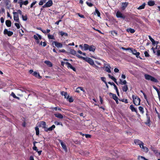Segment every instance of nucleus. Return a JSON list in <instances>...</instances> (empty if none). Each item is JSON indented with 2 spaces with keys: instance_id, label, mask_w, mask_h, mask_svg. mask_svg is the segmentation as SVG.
Here are the masks:
<instances>
[{
  "instance_id": "774afa93",
  "label": "nucleus",
  "mask_w": 160,
  "mask_h": 160,
  "mask_svg": "<svg viewBox=\"0 0 160 160\" xmlns=\"http://www.w3.org/2000/svg\"><path fill=\"white\" fill-rule=\"evenodd\" d=\"M18 14H19L20 15H21L22 16V11L20 10H18V11H17V12Z\"/></svg>"
},
{
  "instance_id": "393cba45",
  "label": "nucleus",
  "mask_w": 160,
  "mask_h": 160,
  "mask_svg": "<svg viewBox=\"0 0 160 160\" xmlns=\"http://www.w3.org/2000/svg\"><path fill=\"white\" fill-rule=\"evenodd\" d=\"M120 82H119V84H121L122 85H126L127 83V82L126 80H124V81H122V80L121 79H119Z\"/></svg>"
},
{
  "instance_id": "7c9ffc66",
  "label": "nucleus",
  "mask_w": 160,
  "mask_h": 160,
  "mask_svg": "<svg viewBox=\"0 0 160 160\" xmlns=\"http://www.w3.org/2000/svg\"><path fill=\"white\" fill-rule=\"evenodd\" d=\"M70 54L76 56V52L73 49H71L70 51Z\"/></svg>"
},
{
  "instance_id": "c03bdc74",
  "label": "nucleus",
  "mask_w": 160,
  "mask_h": 160,
  "mask_svg": "<svg viewBox=\"0 0 160 160\" xmlns=\"http://www.w3.org/2000/svg\"><path fill=\"white\" fill-rule=\"evenodd\" d=\"M128 31L129 32H130L131 33H134L135 32V31L133 29H132V28H130L128 29Z\"/></svg>"
},
{
  "instance_id": "412c9836",
  "label": "nucleus",
  "mask_w": 160,
  "mask_h": 160,
  "mask_svg": "<svg viewBox=\"0 0 160 160\" xmlns=\"http://www.w3.org/2000/svg\"><path fill=\"white\" fill-rule=\"evenodd\" d=\"M108 76L109 77V78L112 79V80H113L114 82L117 85H118V82L117 81V79L115 78L113 76H111L110 74H108Z\"/></svg>"
},
{
  "instance_id": "72a5a7b5",
  "label": "nucleus",
  "mask_w": 160,
  "mask_h": 160,
  "mask_svg": "<svg viewBox=\"0 0 160 160\" xmlns=\"http://www.w3.org/2000/svg\"><path fill=\"white\" fill-rule=\"evenodd\" d=\"M145 5L146 4L144 2L141 5L139 6V7L138 8V10H140L144 9L145 8Z\"/></svg>"
},
{
  "instance_id": "39448f33",
  "label": "nucleus",
  "mask_w": 160,
  "mask_h": 160,
  "mask_svg": "<svg viewBox=\"0 0 160 160\" xmlns=\"http://www.w3.org/2000/svg\"><path fill=\"white\" fill-rule=\"evenodd\" d=\"M38 126L39 127H42V128L44 129L45 131V129H46L47 126L46 125V122L42 121L38 122Z\"/></svg>"
},
{
  "instance_id": "79ce46f5",
  "label": "nucleus",
  "mask_w": 160,
  "mask_h": 160,
  "mask_svg": "<svg viewBox=\"0 0 160 160\" xmlns=\"http://www.w3.org/2000/svg\"><path fill=\"white\" fill-rule=\"evenodd\" d=\"M95 12L97 14L98 17H99L100 16V13L97 8H96Z\"/></svg>"
},
{
  "instance_id": "9d476101",
  "label": "nucleus",
  "mask_w": 160,
  "mask_h": 160,
  "mask_svg": "<svg viewBox=\"0 0 160 160\" xmlns=\"http://www.w3.org/2000/svg\"><path fill=\"white\" fill-rule=\"evenodd\" d=\"M65 64L67 65V68H68L72 69L73 71H76V69L75 68L73 67L72 65L68 62H66Z\"/></svg>"
},
{
  "instance_id": "0eeeda50",
  "label": "nucleus",
  "mask_w": 160,
  "mask_h": 160,
  "mask_svg": "<svg viewBox=\"0 0 160 160\" xmlns=\"http://www.w3.org/2000/svg\"><path fill=\"white\" fill-rule=\"evenodd\" d=\"M4 34L7 35L9 37L11 36L13 34V32L10 31H8L7 29H5L3 32Z\"/></svg>"
},
{
  "instance_id": "6e6552de",
  "label": "nucleus",
  "mask_w": 160,
  "mask_h": 160,
  "mask_svg": "<svg viewBox=\"0 0 160 160\" xmlns=\"http://www.w3.org/2000/svg\"><path fill=\"white\" fill-rule=\"evenodd\" d=\"M52 0H50L48 1L44 5L42 6V7L43 8L49 7L52 6Z\"/></svg>"
},
{
  "instance_id": "603ef678",
  "label": "nucleus",
  "mask_w": 160,
  "mask_h": 160,
  "mask_svg": "<svg viewBox=\"0 0 160 160\" xmlns=\"http://www.w3.org/2000/svg\"><path fill=\"white\" fill-rule=\"evenodd\" d=\"M37 1H35L34 2H33L31 4V5H30V8H32L33 7V6L36 3H37Z\"/></svg>"
},
{
  "instance_id": "864d4df0",
  "label": "nucleus",
  "mask_w": 160,
  "mask_h": 160,
  "mask_svg": "<svg viewBox=\"0 0 160 160\" xmlns=\"http://www.w3.org/2000/svg\"><path fill=\"white\" fill-rule=\"evenodd\" d=\"M68 101L69 102H73L74 100L72 97H71L68 99Z\"/></svg>"
},
{
  "instance_id": "13d9d810",
  "label": "nucleus",
  "mask_w": 160,
  "mask_h": 160,
  "mask_svg": "<svg viewBox=\"0 0 160 160\" xmlns=\"http://www.w3.org/2000/svg\"><path fill=\"white\" fill-rule=\"evenodd\" d=\"M121 49L123 50H129L130 49H131V48H125L124 47H121Z\"/></svg>"
},
{
  "instance_id": "9b49d317",
  "label": "nucleus",
  "mask_w": 160,
  "mask_h": 160,
  "mask_svg": "<svg viewBox=\"0 0 160 160\" xmlns=\"http://www.w3.org/2000/svg\"><path fill=\"white\" fill-rule=\"evenodd\" d=\"M134 142L136 144L139 145L141 148H142L141 145L144 144V143L142 141L138 139H135L134 140Z\"/></svg>"
},
{
  "instance_id": "338daca9",
  "label": "nucleus",
  "mask_w": 160,
  "mask_h": 160,
  "mask_svg": "<svg viewBox=\"0 0 160 160\" xmlns=\"http://www.w3.org/2000/svg\"><path fill=\"white\" fill-rule=\"evenodd\" d=\"M18 3L19 4L20 7V8H22V5L23 4V1H19Z\"/></svg>"
},
{
  "instance_id": "aec40b11",
  "label": "nucleus",
  "mask_w": 160,
  "mask_h": 160,
  "mask_svg": "<svg viewBox=\"0 0 160 160\" xmlns=\"http://www.w3.org/2000/svg\"><path fill=\"white\" fill-rule=\"evenodd\" d=\"M122 89L123 92H126L128 90V86L127 85H124L122 87Z\"/></svg>"
},
{
  "instance_id": "ea45409f",
  "label": "nucleus",
  "mask_w": 160,
  "mask_h": 160,
  "mask_svg": "<svg viewBox=\"0 0 160 160\" xmlns=\"http://www.w3.org/2000/svg\"><path fill=\"white\" fill-rule=\"evenodd\" d=\"M61 94L62 96H64L65 97V98H66V96L68 94L66 92H65L64 91H62L61 92Z\"/></svg>"
},
{
  "instance_id": "473e14b6",
  "label": "nucleus",
  "mask_w": 160,
  "mask_h": 160,
  "mask_svg": "<svg viewBox=\"0 0 160 160\" xmlns=\"http://www.w3.org/2000/svg\"><path fill=\"white\" fill-rule=\"evenodd\" d=\"M153 152L155 154L156 156H157L158 157L160 156V152H158V150H157V149L154 150ZM159 158H160V157Z\"/></svg>"
},
{
  "instance_id": "f3484780",
  "label": "nucleus",
  "mask_w": 160,
  "mask_h": 160,
  "mask_svg": "<svg viewBox=\"0 0 160 160\" xmlns=\"http://www.w3.org/2000/svg\"><path fill=\"white\" fill-rule=\"evenodd\" d=\"M58 34L59 35H60L61 36H65V37H67L68 36V34L67 33L64 32L63 31H59L58 32Z\"/></svg>"
},
{
  "instance_id": "f8f14e48",
  "label": "nucleus",
  "mask_w": 160,
  "mask_h": 160,
  "mask_svg": "<svg viewBox=\"0 0 160 160\" xmlns=\"http://www.w3.org/2000/svg\"><path fill=\"white\" fill-rule=\"evenodd\" d=\"M128 4V2H125L122 3L121 9L123 10H124L127 7Z\"/></svg>"
},
{
  "instance_id": "680f3d73",
  "label": "nucleus",
  "mask_w": 160,
  "mask_h": 160,
  "mask_svg": "<svg viewBox=\"0 0 160 160\" xmlns=\"http://www.w3.org/2000/svg\"><path fill=\"white\" fill-rule=\"evenodd\" d=\"M77 14L78 15L80 18H84L85 17L83 15L79 13H77Z\"/></svg>"
},
{
  "instance_id": "6e6d98bb",
  "label": "nucleus",
  "mask_w": 160,
  "mask_h": 160,
  "mask_svg": "<svg viewBox=\"0 0 160 160\" xmlns=\"http://www.w3.org/2000/svg\"><path fill=\"white\" fill-rule=\"evenodd\" d=\"M121 101L123 102H125V103H128V101L127 99H122Z\"/></svg>"
},
{
  "instance_id": "f704fd0d",
  "label": "nucleus",
  "mask_w": 160,
  "mask_h": 160,
  "mask_svg": "<svg viewBox=\"0 0 160 160\" xmlns=\"http://www.w3.org/2000/svg\"><path fill=\"white\" fill-rule=\"evenodd\" d=\"M148 38L150 40L151 42H152V44L153 45H154L155 44V41L151 37L150 35L148 36Z\"/></svg>"
},
{
  "instance_id": "4d7b16f0",
  "label": "nucleus",
  "mask_w": 160,
  "mask_h": 160,
  "mask_svg": "<svg viewBox=\"0 0 160 160\" xmlns=\"http://www.w3.org/2000/svg\"><path fill=\"white\" fill-rule=\"evenodd\" d=\"M15 25L17 27L18 29H19L20 28L19 24L18 23H15Z\"/></svg>"
},
{
  "instance_id": "69168bd1",
  "label": "nucleus",
  "mask_w": 160,
  "mask_h": 160,
  "mask_svg": "<svg viewBox=\"0 0 160 160\" xmlns=\"http://www.w3.org/2000/svg\"><path fill=\"white\" fill-rule=\"evenodd\" d=\"M85 136L86 138H91V135L88 134H85Z\"/></svg>"
},
{
  "instance_id": "ddd939ff",
  "label": "nucleus",
  "mask_w": 160,
  "mask_h": 160,
  "mask_svg": "<svg viewBox=\"0 0 160 160\" xmlns=\"http://www.w3.org/2000/svg\"><path fill=\"white\" fill-rule=\"evenodd\" d=\"M53 43H54L55 46L58 48H62L63 46L62 44L57 41H54Z\"/></svg>"
},
{
  "instance_id": "20e7f679",
  "label": "nucleus",
  "mask_w": 160,
  "mask_h": 160,
  "mask_svg": "<svg viewBox=\"0 0 160 160\" xmlns=\"http://www.w3.org/2000/svg\"><path fill=\"white\" fill-rule=\"evenodd\" d=\"M132 98L133 99V103L135 105L138 106L140 105L141 99L138 97L133 95Z\"/></svg>"
},
{
  "instance_id": "7ed1b4c3",
  "label": "nucleus",
  "mask_w": 160,
  "mask_h": 160,
  "mask_svg": "<svg viewBox=\"0 0 160 160\" xmlns=\"http://www.w3.org/2000/svg\"><path fill=\"white\" fill-rule=\"evenodd\" d=\"M144 77L145 79L148 80H150L151 81L155 82H158V80L154 77L151 76L148 74H145L144 75Z\"/></svg>"
},
{
  "instance_id": "3c124183",
  "label": "nucleus",
  "mask_w": 160,
  "mask_h": 160,
  "mask_svg": "<svg viewBox=\"0 0 160 160\" xmlns=\"http://www.w3.org/2000/svg\"><path fill=\"white\" fill-rule=\"evenodd\" d=\"M144 54L146 57H149L150 56V55L147 51H145L144 52Z\"/></svg>"
},
{
  "instance_id": "58836bf2",
  "label": "nucleus",
  "mask_w": 160,
  "mask_h": 160,
  "mask_svg": "<svg viewBox=\"0 0 160 160\" xmlns=\"http://www.w3.org/2000/svg\"><path fill=\"white\" fill-rule=\"evenodd\" d=\"M130 50H131L132 53L134 55H135V54L137 52V50L134 48H131V49H130Z\"/></svg>"
},
{
  "instance_id": "8fccbe9b",
  "label": "nucleus",
  "mask_w": 160,
  "mask_h": 160,
  "mask_svg": "<svg viewBox=\"0 0 160 160\" xmlns=\"http://www.w3.org/2000/svg\"><path fill=\"white\" fill-rule=\"evenodd\" d=\"M11 95L14 98H19L17 97V96H16V95H15V94L14 93V92H12V93H11Z\"/></svg>"
},
{
  "instance_id": "4c0bfd02",
  "label": "nucleus",
  "mask_w": 160,
  "mask_h": 160,
  "mask_svg": "<svg viewBox=\"0 0 160 160\" xmlns=\"http://www.w3.org/2000/svg\"><path fill=\"white\" fill-rule=\"evenodd\" d=\"M35 130L36 131V135L37 136L38 135L39 133V128L37 127H36L35 128Z\"/></svg>"
},
{
  "instance_id": "6ab92c4d",
  "label": "nucleus",
  "mask_w": 160,
  "mask_h": 160,
  "mask_svg": "<svg viewBox=\"0 0 160 160\" xmlns=\"http://www.w3.org/2000/svg\"><path fill=\"white\" fill-rule=\"evenodd\" d=\"M110 68H111V67H110L109 64H108L107 66L106 67H105V70L106 72H107L109 73H110V72H111V70H110Z\"/></svg>"
},
{
  "instance_id": "a878e982",
  "label": "nucleus",
  "mask_w": 160,
  "mask_h": 160,
  "mask_svg": "<svg viewBox=\"0 0 160 160\" xmlns=\"http://www.w3.org/2000/svg\"><path fill=\"white\" fill-rule=\"evenodd\" d=\"M109 95L110 96H111L112 98L114 100L118 98L115 94H113L112 93H110Z\"/></svg>"
},
{
  "instance_id": "4be33fe9",
  "label": "nucleus",
  "mask_w": 160,
  "mask_h": 160,
  "mask_svg": "<svg viewBox=\"0 0 160 160\" xmlns=\"http://www.w3.org/2000/svg\"><path fill=\"white\" fill-rule=\"evenodd\" d=\"M91 0H88V1L86 2V3L89 7H92L93 6V4L91 2Z\"/></svg>"
},
{
  "instance_id": "a18cd8bd",
  "label": "nucleus",
  "mask_w": 160,
  "mask_h": 160,
  "mask_svg": "<svg viewBox=\"0 0 160 160\" xmlns=\"http://www.w3.org/2000/svg\"><path fill=\"white\" fill-rule=\"evenodd\" d=\"M13 19L14 21H15L18 22H19V17H16L15 16H13Z\"/></svg>"
},
{
  "instance_id": "5701e85b",
  "label": "nucleus",
  "mask_w": 160,
  "mask_h": 160,
  "mask_svg": "<svg viewBox=\"0 0 160 160\" xmlns=\"http://www.w3.org/2000/svg\"><path fill=\"white\" fill-rule=\"evenodd\" d=\"M32 75L36 77H38L39 78H42V77L40 76L39 74L36 72H34Z\"/></svg>"
},
{
  "instance_id": "c756f323",
  "label": "nucleus",
  "mask_w": 160,
  "mask_h": 160,
  "mask_svg": "<svg viewBox=\"0 0 160 160\" xmlns=\"http://www.w3.org/2000/svg\"><path fill=\"white\" fill-rule=\"evenodd\" d=\"M111 34L113 36H117L118 35V33L117 31L115 30H113L111 31Z\"/></svg>"
},
{
  "instance_id": "2eb2a0df",
  "label": "nucleus",
  "mask_w": 160,
  "mask_h": 160,
  "mask_svg": "<svg viewBox=\"0 0 160 160\" xmlns=\"http://www.w3.org/2000/svg\"><path fill=\"white\" fill-rule=\"evenodd\" d=\"M54 115L56 117L60 119H63V116L60 113H55Z\"/></svg>"
},
{
  "instance_id": "4468645a",
  "label": "nucleus",
  "mask_w": 160,
  "mask_h": 160,
  "mask_svg": "<svg viewBox=\"0 0 160 160\" xmlns=\"http://www.w3.org/2000/svg\"><path fill=\"white\" fill-rule=\"evenodd\" d=\"M59 142L60 143V144L63 149L66 151H67V148L66 145L65 143L63 142L61 140H59Z\"/></svg>"
},
{
  "instance_id": "e433bc0d",
  "label": "nucleus",
  "mask_w": 160,
  "mask_h": 160,
  "mask_svg": "<svg viewBox=\"0 0 160 160\" xmlns=\"http://www.w3.org/2000/svg\"><path fill=\"white\" fill-rule=\"evenodd\" d=\"M46 1L47 0H41L39 3V5H42L44 3L46 2Z\"/></svg>"
},
{
  "instance_id": "a211bd4d",
  "label": "nucleus",
  "mask_w": 160,
  "mask_h": 160,
  "mask_svg": "<svg viewBox=\"0 0 160 160\" xmlns=\"http://www.w3.org/2000/svg\"><path fill=\"white\" fill-rule=\"evenodd\" d=\"M55 128V126L54 125H53L52 126L50 127V128H46V129H45V131L47 132L48 131H52L54 128Z\"/></svg>"
},
{
  "instance_id": "b1692460",
  "label": "nucleus",
  "mask_w": 160,
  "mask_h": 160,
  "mask_svg": "<svg viewBox=\"0 0 160 160\" xmlns=\"http://www.w3.org/2000/svg\"><path fill=\"white\" fill-rule=\"evenodd\" d=\"M6 24L8 27H10L11 26V22L9 20H7L5 22Z\"/></svg>"
},
{
  "instance_id": "e2e57ef3",
  "label": "nucleus",
  "mask_w": 160,
  "mask_h": 160,
  "mask_svg": "<svg viewBox=\"0 0 160 160\" xmlns=\"http://www.w3.org/2000/svg\"><path fill=\"white\" fill-rule=\"evenodd\" d=\"M58 52H63V53H65L66 52V50L64 49H62L61 50H59L58 51Z\"/></svg>"
},
{
  "instance_id": "2f4dec72",
  "label": "nucleus",
  "mask_w": 160,
  "mask_h": 160,
  "mask_svg": "<svg viewBox=\"0 0 160 160\" xmlns=\"http://www.w3.org/2000/svg\"><path fill=\"white\" fill-rule=\"evenodd\" d=\"M141 147L143 149V151L145 152H147L148 151V148L144 146V144H142L141 145Z\"/></svg>"
},
{
  "instance_id": "dca6fc26",
  "label": "nucleus",
  "mask_w": 160,
  "mask_h": 160,
  "mask_svg": "<svg viewBox=\"0 0 160 160\" xmlns=\"http://www.w3.org/2000/svg\"><path fill=\"white\" fill-rule=\"evenodd\" d=\"M129 108L131 110L132 112H135L137 113L138 112L137 109L134 107L132 105H130Z\"/></svg>"
},
{
  "instance_id": "bf43d9fd",
  "label": "nucleus",
  "mask_w": 160,
  "mask_h": 160,
  "mask_svg": "<svg viewBox=\"0 0 160 160\" xmlns=\"http://www.w3.org/2000/svg\"><path fill=\"white\" fill-rule=\"evenodd\" d=\"M101 79L105 83L107 82L106 81V78L105 77H101Z\"/></svg>"
},
{
  "instance_id": "0e129e2a",
  "label": "nucleus",
  "mask_w": 160,
  "mask_h": 160,
  "mask_svg": "<svg viewBox=\"0 0 160 160\" xmlns=\"http://www.w3.org/2000/svg\"><path fill=\"white\" fill-rule=\"evenodd\" d=\"M23 5H26L29 2L28 0H26L24 2L23 1Z\"/></svg>"
},
{
  "instance_id": "09e8293b",
  "label": "nucleus",
  "mask_w": 160,
  "mask_h": 160,
  "mask_svg": "<svg viewBox=\"0 0 160 160\" xmlns=\"http://www.w3.org/2000/svg\"><path fill=\"white\" fill-rule=\"evenodd\" d=\"M48 38L49 39H54V36L52 35H48Z\"/></svg>"
},
{
  "instance_id": "c85d7f7f",
  "label": "nucleus",
  "mask_w": 160,
  "mask_h": 160,
  "mask_svg": "<svg viewBox=\"0 0 160 160\" xmlns=\"http://www.w3.org/2000/svg\"><path fill=\"white\" fill-rule=\"evenodd\" d=\"M37 143H38L36 141H34L33 142L34 146L32 147V149L33 150L36 151V152H38V150L37 147L35 146V144Z\"/></svg>"
},
{
  "instance_id": "37998d69",
  "label": "nucleus",
  "mask_w": 160,
  "mask_h": 160,
  "mask_svg": "<svg viewBox=\"0 0 160 160\" xmlns=\"http://www.w3.org/2000/svg\"><path fill=\"white\" fill-rule=\"evenodd\" d=\"M140 53L139 52H137L134 55H135L136 57L137 58H139L140 59H142V58L139 56Z\"/></svg>"
},
{
  "instance_id": "c9c22d12",
  "label": "nucleus",
  "mask_w": 160,
  "mask_h": 160,
  "mask_svg": "<svg viewBox=\"0 0 160 160\" xmlns=\"http://www.w3.org/2000/svg\"><path fill=\"white\" fill-rule=\"evenodd\" d=\"M138 109L140 111V112H141V113L143 114L144 113V108L143 107H142L141 106H139L138 107Z\"/></svg>"
},
{
  "instance_id": "f03ea898",
  "label": "nucleus",
  "mask_w": 160,
  "mask_h": 160,
  "mask_svg": "<svg viewBox=\"0 0 160 160\" xmlns=\"http://www.w3.org/2000/svg\"><path fill=\"white\" fill-rule=\"evenodd\" d=\"M76 56L79 58L82 59L88 62L91 65H93L94 64V62L93 60L89 58H85L79 55H76Z\"/></svg>"
},
{
  "instance_id": "cd10ccee",
  "label": "nucleus",
  "mask_w": 160,
  "mask_h": 160,
  "mask_svg": "<svg viewBox=\"0 0 160 160\" xmlns=\"http://www.w3.org/2000/svg\"><path fill=\"white\" fill-rule=\"evenodd\" d=\"M155 4V2L152 1H150L148 2V4L150 6H152Z\"/></svg>"
},
{
  "instance_id": "a19ab883",
  "label": "nucleus",
  "mask_w": 160,
  "mask_h": 160,
  "mask_svg": "<svg viewBox=\"0 0 160 160\" xmlns=\"http://www.w3.org/2000/svg\"><path fill=\"white\" fill-rule=\"evenodd\" d=\"M22 20L23 21H26L27 20L28 18H27V15L26 14V15L25 16H24L23 15H22Z\"/></svg>"
},
{
  "instance_id": "1a4fd4ad",
  "label": "nucleus",
  "mask_w": 160,
  "mask_h": 160,
  "mask_svg": "<svg viewBox=\"0 0 160 160\" xmlns=\"http://www.w3.org/2000/svg\"><path fill=\"white\" fill-rule=\"evenodd\" d=\"M116 17L118 18H121L123 19H124L126 17L125 15H123L120 12L118 11L117 12L116 14Z\"/></svg>"
},
{
  "instance_id": "f257e3e1",
  "label": "nucleus",
  "mask_w": 160,
  "mask_h": 160,
  "mask_svg": "<svg viewBox=\"0 0 160 160\" xmlns=\"http://www.w3.org/2000/svg\"><path fill=\"white\" fill-rule=\"evenodd\" d=\"M96 49V47L93 45L89 46L87 44H84V50L86 51L89 50L90 52H94Z\"/></svg>"
},
{
  "instance_id": "052dcab7",
  "label": "nucleus",
  "mask_w": 160,
  "mask_h": 160,
  "mask_svg": "<svg viewBox=\"0 0 160 160\" xmlns=\"http://www.w3.org/2000/svg\"><path fill=\"white\" fill-rule=\"evenodd\" d=\"M13 15H14V16H15V17H18V12H13Z\"/></svg>"
},
{
  "instance_id": "de8ad7c7",
  "label": "nucleus",
  "mask_w": 160,
  "mask_h": 160,
  "mask_svg": "<svg viewBox=\"0 0 160 160\" xmlns=\"http://www.w3.org/2000/svg\"><path fill=\"white\" fill-rule=\"evenodd\" d=\"M52 110H55V111H57L58 110H59V111H61V108H58L57 107H54V108H52Z\"/></svg>"
},
{
  "instance_id": "bb28decb",
  "label": "nucleus",
  "mask_w": 160,
  "mask_h": 160,
  "mask_svg": "<svg viewBox=\"0 0 160 160\" xmlns=\"http://www.w3.org/2000/svg\"><path fill=\"white\" fill-rule=\"evenodd\" d=\"M44 62L49 67H52V63L49 61H46Z\"/></svg>"
},
{
  "instance_id": "5fc2aeb1",
  "label": "nucleus",
  "mask_w": 160,
  "mask_h": 160,
  "mask_svg": "<svg viewBox=\"0 0 160 160\" xmlns=\"http://www.w3.org/2000/svg\"><path fill=\"white\" fill-rule=\"evenodd\" d=\"M156 54L158 57L160 56V49H158L157 51V53Z\"/></svg>"
},
{
  "instance_id": "49530a36",
  "label": "nucleus",
  "mask_w": 160,
  "mask_h": 160,
  "mask_svg": "<svg viewBox=\"0 0 160 160\" xmlns=\"http://www.w3.org/2000/svg\"><path fill=\"white\" fill-rule=\"evenodd\" d=\"M5 3L6 6H8V5H11L10 2L9 0H6L5 1Z\"/></svg>"
},
{
  "instance_id": "423d86ee",
  "label": "nucleus",
  "mask_w": 160,
  "mask_h": 160,
  "mask_svg": "<svg viewBox=\"0 0 160 160\" xmlns=\"http://www.w3.org/2000/svg\"><path fill=\"white\" fill-rule=\"evenodd\" d=\"M34 38L35 39L36 42L37 44L40 43L39 39H42V36L38 34L37 33L36 35H34L33 36Z\"/></svg>"
}]
</instances>
